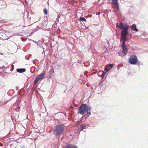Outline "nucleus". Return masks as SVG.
Masks as SVG:
<instances>
[{
  "instance_id": "17",
  "label": "nucleus",
  "mask_w": 148,
  "mask_h": 148,
  "mask_svg": "<svg viewBox=\"0 0 148 148\" xmlns=\"http://www.w3.org/2000/svg\"><path fill=\"white\" fill-rule=\"evenodd\" d=\"M118 53L119 54V56H121L122 57V51L121 50H120V51H119L118 52Z\"/></svg>"
},
{
  "instance_id": "15",
  "label": "nucleus",
  "mask_w": 148,
  "mask_h": 148,
  "mask_svg": "<svg viewBox=\"0 0 148 148\" xmlns=\"http://www.w3.org/2000/svg\"><path fill=\"white\" fill-rule=\"evenodd\" d=\"M86 126L85 125H81L80 126V129L81 131L82 130L84 129H85L86 128Z\"/></svg>"
},
{
  "instance_id": "3",
  "label": "nucleus",
  "mask_w": 148,
  "mask_h": 148,
  "mask_svg": "<svg viewBox=\"0 0 148 148\" xmlns=\"http://www.w3.org/2000/svg\"><path fill=\"white\" fill-rule=\"evenodd\" d=\"M91 108L88 107L86 104H82L79 107L77 113L81 114H84L86 112H91Z\"/></svg>"
},
{
  "instance_id": "25",
  "label": "nucleus",
  "mask_w": 148,
  "mask_h": 148,
  "mask_svg": "<svg viewBox=\"0 0 148 148\" xmlns=\"http://www.w3.org/2000/svg\"><path fill=\"white\" fill-rule=\"evenodd\" d=\"M18 87H16V89H17V90H18Z\"/></svg>"
},
{
  "instance_id": "7",
  "label": "nucleus",
  "mask_w": 148,
  "mask_h": 148,
  "mask_svg": "<svg viewBox=\"0 0 148 148\" xmlns=\"http://www.w3.org/2000/svg\"><path fill=\"white\" fill-rule=\"evenodd\" d=\"M122 48V54L123 56H126L127 53V49L126 46H121Z\"/></svg>"
},
{
  "instance_id": "18",
  "label": "nucleus",
  "mask_w": 148,
  "mask_h": 148,
  "mask_svg": "<svg viewBox=\"0 0 148 148\" xmlns=\"http://www.w3.org/2000/svg\"><path fill=\"white\" fill-rule=\"evenodd\" d=\"M44 12L45 14H47V10L45 8L44 9Z\"/></svg>"
},
{
  "instance_id": "2",
  "label": "nucleus",
  "mask_w": 148,
  "mask_h": 148,
  "mask_svg": "<svg viewBox=\"0 0 148 148\" xmlns=\"http://www.w3.org/2000/svg\"><path fill=\"white\" fill-rule=\"evenodd\" d=\"M64 128L63 125L58 124L54 127L53 133L55 136H59L63 133Z\"/></svg>"
},
{
  "instance_id": "9",
  "label": "nucleus",
  "mask_w": 148,
  "mask_h": 148,
  "mask_svg": "<svg viewBox=\"0 0 148 148\" xmlns=\"http://www.w3.org/2000/svg\"><path fill=\"white\" fill-rule=\"evenodd\" d=\"M130 29L133 31L136 32H138V30L136 28V25L135 24H132L130 27Z\"/></svg>"
},
{
  "instance_id": "13",
  "label": "nucleus",
  "mask_w": 148,
  "mask_h": 148,
  "mask_svg": "<svg viewBox=\"0 0 148 148\" xmlns=\"http://www.w3.org/2000/svg\"><path fill=\"white\" fill-rule=\"evenodd\" d=\"M26 71V69L25 68L17 69H16V71L19 73H23Z\"/></svg>"
},
{
  "instance_id": "28",
  "label": "nucleus",
  "mask_w": 148,
  "mask_h": 148,
  "mask_svg": "<svg viewBox=\"0 0 148 148\" xmlns=\"http://www.w3.org/2000/svg\"><path fill=\"white\" fill-rule=\"evenodd\" d=\"M75 106V107H77V105H74Z\"/></svg>"
},
{
  "instance_id": "29",
  "label": "nucleus",
  "mask_w": 148,
  "mask_h": 148,
  "mask_svg": "<svg viewBox=\"0 0 148 148\" xmlns=\"http://www.w3.org/2000/svg\"><path fill=\"white\" fill-rule=\"evenodd\" d=\"M39 47H41V46H39Z\"/></svg>"
},
{
  "instance_id": "8",
  "label": "nucleus",
  "mask_w": 148,
  "mask_h": 148,
  "mask_svg": "<svg viewBox=\"0 0 148 148\" xmlns=\"http://www.w3.org/2000/svg\"><path fill=\"white\" fill-rule=\"evenodd\" d=\"M112 3L115 5L117 10L119 9V5L117 0H112Z\"/></svg>"
},
{
  "instance_id": "10",
  "label": "nucleus",
  "mask_w": 148,
  "mask_h": 148,
  "mask_svg": "<svg viewBox=\"0 0 148 148\" xmlns=\"http://www.w3.org/2000/svg\"><path fill=\"white\" fill-rule=\"evenodd\" d=\"M113 66V64H110L108 65H107L105 67V69L108 71V72L112 68V67Z\"/></svg>"
},
{
  "instance_id": "14",
  "label": "nucleus",
  "mask_w": 148,
  "mask_h": 148,
  "mask_svg": "<svg viewBox=\"0 0 148 148\" xmlns=\"http://www.w3.org/2000/svg\"><path fill=\"white\" fill-rule=\"evenodd\" d=\"M79 21H86V19H85L84 17H80L78 19Z\"/></svg>"
},
{
  "instance_id": "23",
  "label": "nucleus",
  "mask_w": 148,
  "mask_h": 148,
  "mask_svg": "<svg viewBox=\"0 0 148 148\" xmlns=\"http://www.w3.org/2000/svg\"><path fill=\"white\" fill-rule=\"evenodd\" d=\"M3 66L0 67V69H3Z\"/></svg>"
},
{
  "instance_id": "11",
  "label": "nucleus",
  "mask_w": 148,
  "mask_h": 148,
  "mask_svg": "<svg viewBox=\"0 0 148 148\" xmlns=\"http://www.w3.org/2000/svg\"><path fill=\"white\" fill-rule=\"evenodd\" d=\"M65 148H77V146L74 145L70 144L67 145L65 147Z\"/></svg>"
},
{
  "instance_id": "16",
  "label": "nucleus",
  "mask_w": 148,
  "mask_h": 148,
  "mask_svg": "<svg viewBox=\"0 0 148 148\" xmlns=\"http://www.w3.org/2000/svg\"><path fill=\"white\" fill-rule=\"evenodd\" d=\"M108 72V71H106V70L104 69V71L102 73V75H103V76H105L107 73Z\"/></svg>"
},
{
  "instance_id": "1",
  "label": "nucleus",
  "mask_w": 148,
  "mask_h": 148,
  "mask_svg": "<svg viewBox=\"0 0 148 148\" xmlns=\"http://www.w3.org/2000/svg\"><path fill=\"white\" fill-rule=\"evenodd\" d=\"M129 32L128 31V26H125L124 27L123 31L121 32V38L120 41L122 40L121 46H126L125 42L127 41V37L129 35Z\"/></svg>"
},
{
  "instance_id": "20",
  "label": "nucleus",
  "mask_w": 148,
  "mask_h": 148,
  "mask_svg": "<svg viewBox=\"0 0 148 148\" xmlns=\"http://www.w3.org/2000/svg\"><path fill=\"white\" fill-rule=\"evenodd\" d=\"M74 113V111H71V116L72 114H73Z\"/></svg>"
},
{
  "instance_id": "22",
  "label": "nucleus",
  "mask_w": 148,
  "mask_h": 148,
  "mask_svg": "<svg viewBox=\"0 0 148 148\" xmlns=\"http://www.w3.org/2000/svg\"><path fill=\"white\" fill-rule=\"evenodd\" d=\"M105 76H103V75H101V77L102 79H103Z\"/></svg>"
},
{
  "instance_id": "4",
  "label": "nucleus",
  "mask_w": 148,
  "mask_h": 148,
  "mask_svg": "<svg viewBox=\"0 0 148 148\" xmlns=\"http://www.w3.org/2000/svg\"><path fill=\"white\" fill-rule=\"evenodd\" d=\"M45 75V73L42 72L40 74L37 75L34 81L33 85H34L36 84L39 80L43 79Z\"/></svg>"
},
{
  "instance_id": "12",
  "label": "nucleus",
  "mask_w": 148,
  "mask_h": 148,
  "mask_svg": "<svg viewBox=\"0 0 148 148\" xmlns=\"http://www.w3.org/2000/svg\"><path fill=\"white\" fill-rule=\"evenodd\" d=\"M91 114V112H87L86 114L83 115L81 118V119L83 120L85 119L86 118L89 116Z\"/></svg>"
},
{
  "instance_id": "21",
  "label": "nucleus",
  "mask_w": 148,
  "mask_h": 148,
  "mask_svg": "<svg viewBox=\"0 0 148 148\" xmlns=\"http://www.w3.org/2000/svg\"><path fill=\"white\" fill-rule=\"evenodd\" d=\"M33 41L34 42V43H37V45H38V42H36V41H34V40H33Z\"/></svg>"
},
{
  "instance_id": "27",
  "label": "nucleus",
  "mask_w": 148,
  "mask_h": 148,
  "mask_svg": "<svg viewBox=\"0 0 148 148\" xmlns=\"http://www.w3.org/2000/svg\"><path fill=\"white\" fill-rule=\"evenodd\" d=\"M85 75H86L87 77H88V76L87 75H86V74H85Z\"/></svg>"
},
{
  "instance_id": "5",
  "label": "nucleus",
  "mask_w": 148,
  "mask_h": 148,
  "mask_svg": "<svg viewBox=\"0 0 148 148\" xmlns=\"http://www.w3.org/2000/svg\"><path fill=\"white\" fill-rule=\"evenodd\" d=\"M138 59L136 56L135 55H132L130 56L128 60L129 63L131 64H135L137 62Z\"/></svg>"
},
{
  "instance_id": "24",
  "label": "nucleus",
  "mask_w": 148,
  "mask_h": 148,
  "mask_svg": "<svg viewBox=\"0 0 148 148\" xmlns=\"http://www.w3.org/2000/svg\"><path fill=\"white\" fill-rule=\"evenodd\" d=\"M39 115L40 116H41V115L40 114H39Z\"/></svg>"
},
{
  "instance_id": "19",
  "label": "nucleus",
  "mask_w": 148,
  "mask_h": 148,
  "mask_svg": "<svg viewBox=\"0 0 148 148\" xmlns=\"http://www.w3.org/2000/svg\"><path fill=\"white\" fill-rule=\"evenodd\" d=\"M137 64H138V65H142V62H140L139 61H138V60L137 61Z\"/></svg>"
},
{
  "instance_id": "26",
  "label": "nucleus",
  "mask_w": 148,
  "mask_h": 148,
  "mask_svg": "<svg viewBox=\"0 0 148 148\" xmlns=\"http://www.w3.org/2000/svg\"><path fill=\"white\" fill-rule=\"evenodd\" d=\"M60 16H59V15L58 16V18H60Z\"/></svg>"
},
{
  "instance_id": "6",
  "label": "nucleus",
  "mask_w": 148,
  "mask_h": 148,
  "mask_svg": "<svg viewBox=\"0 0 148 148\" xmlns=\"http://www.w3.org/2000/svg\"><path fill=\"white\" fill-rule=\"evenodd\" d=\"M116 27H117L119 28L120 29H122V30L121 31H123V29L124 27L125 26H128V30L129 29V25L127 23H125V25L123 26V24L122 23H121L119 24L118 23H116Z\"/></svg>"
}]
</instances>
